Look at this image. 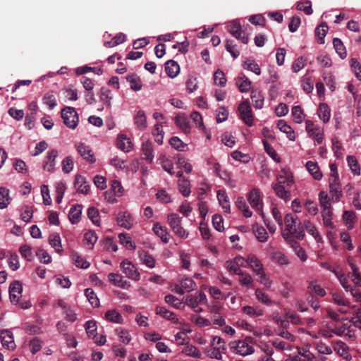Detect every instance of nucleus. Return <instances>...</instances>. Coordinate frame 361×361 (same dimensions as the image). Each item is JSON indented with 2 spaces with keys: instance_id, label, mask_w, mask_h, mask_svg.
I'll list each match as a JSON object with an SVG mask.
<instances>
[{
  "instance_id": "nucleus-1",
  "label": "nucleus",
  "mask_w": 361,
  "mask_h": 361,
  "mask_svg": "<svg viewBox=\"0 0 361 361\" xmlns=\"http://www.w3.org/2000/svg\"><path fill=\"white\" fill-rule=\"evenodd\" d=\"M285 228L282 230L283 238L288 243L293 240V238L302 239L305 233L300 227V223L297 216L292 214H287L284 217Z\"/></svg>"
},
{
  "instance_id": "nucleus-2",
  "label": "nucleus",
  "mask_w": 361,
  "mask_h": 361,
  "mask_svg": "<svg viewBox=\"0 0 361 361\" xmlns=\"http://www.w3.org/2000/svg\"><path fill=\"white\" fill-rule=\"evenodd\" d=\"M256 343L251 336H246L243 339L231 341L229 343L231 350L241 356L245 357L255 353L254 345Z\"/></svg>"
},
{
  "instance_id": "nucleus-3",
  "label": "nucleus",
  "mask_w": 361,
  "mask_h": 361,
  "mask_svg": "<svg viewBox=\"0 0 361 361\" xmlns=\"http://www.w3.org/2000/svg\"><path fill=\"white\" fill-rule=\"evenodd\" d=\"M332 332L338 336H343L346 339L355 341L357 336L356 328L352 319H344L339 324L331 328Z\"/></svg>"
},
{
  "instance_id": "nucleus-4",
  "label": "nucleus",
  "mask_w": 361,
  "mask_h": 361,
  "mask_svg": "<svg viewBox=\"0 0 361 361\" xmlns=\"http://www.w3.org/2000/svg\"><path fill=\"white\" fill-rule=\"evenodd\" d=\"M348 265L351 269V271L348 273V277L358 287H361V274L358 271L354 259L351 257L347 259ZM350 293L357 302H361V291L357 288H350Z\"/></svg>"
},
{
  "instance_id": "nucleus-5",
  "label": "nucleus",
  "mask_w": 361,
  "mask_h": 361,
  "mask_svg": "<svg viewBox=\"0 0 361 361\" xmlns=\"http://www.w3.org/2000/svg\"><path fill=\"white\" fill-rule=\"evenodd\" d=\"M332 302L338 306L337 311L341 314H353L359 310L355 306H351L348 300L338 292H332Z\"/></svg>"
},
{
  "instance_id": "nucleus-6",
  "label": "nucleus",
  "mask_w": 361,
  "mask_h": 361,
  "mask_svg": "<svg viewBox=\"0 0 361 361\" xmlns=\"http://www.w3.org/2000/svg\"><path fill=\"white\" fill-rule=\"evenodd\" d=\"M167 221L172 231L181 238H187L188 233L181 226V217L178 214L171 213L167 216Z\"/></svg>"
},
{
  "instance_id": "nucleus-7",
  "label": "nucleus",
  "mask_w": 361,
  "mask_h": 361,
  "mask_svg": "<svg viewBox=\"0 0 361 361\" xmlns=\"http://www.w3.org/2000/svg\"><path fill=\"white\" fill-rule=\"evenodd\" d=\"M61 118L68 128L75 129L78 126L79 118L75 108L66 106L62 109Z\"/></svg>"
},
{
  "instance_id": "nucleus-8",
  "label": "nucleus",
  "mask_w": 361,
  "mask_h": 361,
  "mask_svg": "<svg viewBox=\"0 0 361 361\" xmlns=\"http://www.w3.org/2000/svg\"><path fill=\"white\" fill-rule=\"evenodd\" d=\"M305 130L307 135L313 139L316 144L319 145L324 140V130L318 125H315L312 121H305Z\"/></svg>"
},
{
  "instance_id": "nucleus-9",
  "label": "nucleus",
  "mask_w": 361,
  "mask_h": 361,
  "mask_svg": "<svg viewBox=\"0 0 361 361\" xmlns=\"http://www.w3.org/2000/svg\"><path fill=\"white\" fill-rule=\"evenodd\" d=\"M207 302L206 295L203 292H197L195 294L189 295L185 298V304L195 310L196 312H201L202 308H198L200 305H205Z\"/></svg>"
},
{
  "instance_id": "nucleus-10",
  "label": "nucleus",
  "mask_w": 361,
  "mask_h": 361,
  "mask_svg": "<svg viewBox=\"0 0 361 361\" xmlns=\"http://www.w3.org/2000/svg\"><path fill=\"white\" fill-rule=\"evenodd\" d=\"M238 112L240 119L245 125L249 127L253 125L254 116L250 102L247 100H244L239 104Z\"/></svg>"
},
{
  "instance_id": "nucleus-11",
  "label": "nucleus",
  "mask_w": 361,
  "mask_h": 361,
  "mask_svg": "<svg viewBox=\"0 0 361 361\" xmlns=\"http://www.w3.org/2000/svg\"><path fill=\"white\" fill-rule=\"evenodd\" d=\"M226 265L228 271L234 274H238L243 272L240 268L247 267L246 257L238 255L233 259L227 261Z\"/></svg>"
},
{
  "instance_id": "nucleus-12",
  "label": "nucleus",
  "mask_w": 361,
  "mask_h": 361,
  "mask_svg": "<svg viewBox=\"0 0 361 361\" xmlns=\"http://www.w3.org/2000/svg\"><path fill=\"white\" fill-rule=\"evenodd\" d=\"M247 199L251 207L256 212H259L262 217L264 218V213L262 211V200L261 198L259 191L256 188H253L250 192Z\"/></svg>"
},
{
  "instance_id": "nucleus-13",
  "label": "nucleus",
  "mask_w": 361,
  "mask_h": 361,
  "mask_svg": "<svg viewBox=\"0 0 361 361\" xmlns=\"http://www.w3.org/2000/svg\"><path fill=\"white\" fill-rule=\"evenodd\" d=\"M121 268L128 278L134 281H139L140 279V272L137 271L135 265L127 259L122 261Z\"/></svg>"
},
{
  "instance_id": "nucleus-14",
  "label": "nucleus",
  "mask_w": 361,
  "mask_h": 361,
  "mask_svg": "<svg viewBox=\"0 0 361 361\" xmlns=\"http://www.w3.org/2000/svg\"><path fill=\"white\" fill-rule=\"evenodd\" d=\"M75 147L78 154L82 157L83 159L90 164H93L96 161L94 154L90 146L82 142H77L75 145Z\"/></svg>"
},
{
  "instance_id": "nucleus-15",
  "label": "nucleus",
  "mask_w": 361,
  "mask_h": 361,
  "mask_svg": "<svg viewBox=\"0 0 361 361\" xmlns=\"http://www.w3.org/2000/svg\"><path fill=\"white\" fill-rule=\"evenodd\" d=\"M329 193L333 202H337L341 198L343 194L339 178L335 176L329 178Z\"/></svg>"
},
{
  "instance_id": "nucleus-16",
  "label": "nucleus",
  "mask_w": 361,
  "mask_h": 361,
  "mask_svg": "<svg viewBox=\"0 0 361 361\" xmlns=\"http://www.w3.org/2000/svg\"><path fill=\"white\" fill-rule=\"evenodd\" d=\"M228 32L237 39L240 40L243 44H247L249 39L243 32L240 24L235 20L231 21L228 25Z\"/></svg>"
},
{
  "instance_id": "nucleus-17",
  "label": "nucleus",
  "mask_w": 361,
  "mask_h": 361,
  "mask_svg": "<svg viewBox=\"0 0 361 361\" xmlns=\"http://www.w3.org/2000/svg\"><path fill=\"white\" fill-rule=\"evenodd\" d=\"M117 224L127 230L131 229L134 226V219L128 212H120L116 216Z\"/></svg>"
},
{
  "instance_id": "nucleus-18",
  "label": "nucleus",
  "mask_w": 361,
  "mask_h": 361,
  "mask_svg": "<svg viewBox=\"0 0 361 361\" xmlns=\"http://www.w3.org/2000/svg\"><path fill=\"white\" fill-rule=\"evenodd\" d=\"M290 188L291 185L288 184L283 185L277 182L273 185V190L276 195L285 202H288L290 200Z\"/></svg>"
},
{
  "instance_id": "nucleus-19",
  "label": "nucleus",
  "mask_w": 361,
  "mask_h": 361,
  "mask_svg": "<svg viewBox=\"0 0 361 361\" xmlns=\"http://www.w3.org/2000/svg\"><path fill=\"white\" fill-rule=\"evenodd\" d=\"M23 286L20 282L16 281L9 286V295L11 302L13 304H18L22 295Z\"/></svg>"
},
{
  "instance_id": "nucleus-20",
  "label": "nucleus",
  "mask_w": 361,
  "mask_h": 361,
  "mask_svg": "<svg viewBox=\"0 0 361 361\" xmlns=\"http://www.w3.org/2000/svg\"><path fill=\"white\" fill-rule=\"evenodd\" d=\"M247 267H250L255 274L264 270L261 260L254 254H248L246 256Z\"/></svg>"
},
{
  "instance_id": "nucleus-21",
  "label": "nucleus",
  "mask_w": 361,
  "mask_h": 361,
  "mask_svg": "<svg viewBox=\"0 0 361 361\" xmlns=\"http://www.w3.org/2000/svg\"><path fill=\"white\" fill-rule=\"evenodd\" d=\"M58 156L56 149H51L47 153L43 163V169L49 172H53L56 166V158Z\"/></svg>"
},
{
  "instance_id": "nucleus-22",
  "label": "nucleus",
  "mask_w": 361,
  "mask_h": 361,
  "mask_svg": "<svg viewBox=\"0 0 361 361\" xmlns=\"http://www.w3.org/2000/svg\"><path fill=\"white\" fill-rule=\"evenodd\" d=\"M0 340L4 347L13 350L16 347L13 334L8 329L2 330L0 332Z\"/></svg>"
},
{
  "instance_id": "nucleus-23",
  "label": "nucleus",
  "mask_w": 361,
  "mask_h": 361,
  "mask_svg": "<svg viewBox=\"0 0 361 361\" xmlns=\"http://www.w3.org/2000/svg\"><path fill=\"white\" fill-rule=\"evenodd\" d=\"M334 352L345 360H350L351 355L348 352V345L341 341H337L333 343Z\"/></svg>"
},
{
  "instance_id": "nucleus-24",
  "label": "nucleus",
  "mask_w": 361,
  "mask_h": 361,
  "mask_svg": "<svg viewBox=\"0 0 361 361\" xmlns=\"http://www.w3.org/2000/svg\"><path fill=\"white\" fill-rule=\"evenodd\" d=\"M277 183H281L283 185H292L294 180L292 172L289 169H281L277 176Z\"/></svg>"
},
{
  "instance_id": "nucleus-25",
  "label": "nucleus",
  "mask_w": 361,
  "mask_h": 361,
  "mask_svg": "<svg viewBox=\"0 0 361 361\" xmlns=\"http://www.w3.org/2000/svg\"><path fill=\"white\" fill-rule=\"evenodd\" d=\"M74 186L76 190L82 194H87L90 190V185L86 178L82 175H76Z\"/></svg>"
},
{
  "instance_id": "nucleus-26",
  "label": "nucleus",
  "mask_w": 361,
  "mask_h": 361,
  "mask_svg": "<svg viewBox=\"0 0 361 361\" xmlns=\"http://www.w3.org/2000/svg\"><path fill=\"white\" fill-rule=\"evenodd\" d=\"M109 281L116 286L124 289H128L130 287L129 281L124 280L123 276L118 274L110 273L108 276Z\"/></svg>"
},
{
  "instance_id": "nucleus-27",
  "label": "nucleus",
  "mask_w": 361,
  "mask_h": 361,
  "mask_svg": "<svg viewBox=\"0 0 361 361\" xmlns=\"http://www.w3.org/2000/svg\"><path fill=\"white\" fill-rule=\"evenodd\" d=\"M117 146L120 149L126 152L131 151L133 148L130 139L123 134H120L117 137Z\"/></svg>"
},
{
  "instance_id": "nucleus-28",
  "label": "nucleus",
  "mask_w": 361,
  "mask_h": 361,
  "mask_svg": "<svg viewBox=\"0 0 361 361\" xmlns=\"http://www.w3.org/2000/svg\"><path fill=\"white\" fill-rule=\"evenodd\" d=\"M303 226L307 232L314 238L317 243L323 242V238L319 234V232L310 220H305L303 221Z\"/></svg>"
},
{
  "instance_id": "nucleus-29",
  "label": "nucleus",
  "mask_w": 361,
  "mask_h": 361,
  "mask_svg": "<svg viewBox=\"0 0 361 361\" xmlns=\"http://www.w3.org/2000/svg\"><path fill=\"white\" fill-rule=\"evenodd\" d=\"M133 121L136 127L140 130H144L147 127V117L145 112L142 110L136 112L133 117Z\"/></svg>"
},
{
  "instance_id": "nucleus-30",
  "label": "nucleus",
  "mask_w": 361,
  "mask_h": 361,
  "mask_svg": "<svg viewBox=\"0 0 361 361\" xmlns=\"http://www.w3.org/2000/svg\"><path fill=\"white\" fill-rule=\"evenodd\" d=\"M217 199L219 204L221 206L225 213H230L231 206L229 202L228 197L224 190H219L217 191Z\"/></svg>"
},
{
  "instance_id": "nucleus-31",
  "label": "nucleus",
  "mask_w": 361,
  "mask_h": 361,
  "mask_svg": "<svg viewBox=\"0 0 361 361\" xmlns=\"http://www.w3.org/2000/svg\"><path fill=\"white\" fill-rule=\"evenodd\" d=\"M277 127L281 132L286 135L287 137L290 140H295V134L294 130L284 120H279L277 123Z\"/></svg>"
},
{
  "instance_id": "nucleus-32",
  "label": "nucleus",
  "mask_w": 361,
  "mask_h": 361,
  "mask_svg": "<svg viewBox=\"0 0 361 361\" xmlns=\"http://www.w3.org/2000/svg\"><path fill=\"white\" fill-rule=\"evenodd\" d=\"M308 172L312 175L314 179L319 180L322 178V173L319 170L317 162L308 161L305 164Z\"/></svg>"
},
{
  "instance_id": "nucleus-33",
  "label": "nucleus",
  "mask_w": 361,
  "mask_h": 361,
  "mask_svg": "<svg viewBox=\"0 0 361 361\" xmlns=\"http://www.w3.org/2000/svg\"><path fill=\"white\" fill-rule=\"evenodd\" d=\"M317 115L323 123H328L331 117V109L328 104L326 103H321L317 109Z\"/></svg>"
},
{
  "instance_id": "nucleus-34",
  "label": "nucleus",
  "mask_w": 361,
  "mask_h": 361,
  "mask_svg": "<svg viewBox=\"0 0 361 361\" xmlns=\"http://www.w3.org/2000/svg\"><path fill=\"white\" fill-rule=\"evenodd\" d=\"M322 222L324 227L328 229H334L335 225L333 222V212L331 209L322 210Z\"/></svg>"
},
{
  "instance_id": "nucleus-35",
  "label": "nucleus",
  "mask_w": 361,
  "mask_h": 361,
  "mask_svg": "<svg viewBox=\"0 0 361 361\" xmlns=\"http://www.w3.org/2000/svg\"><path fill=\"white\" fill-rule=\"evenodd\" d=\"M242 312L250 317H258L264 315V310L259 306L245 305L242 307Z\"/></svg>"
},
{
  "instance_id": "nucleus-36",
  "label": "nucleus",
  "mask_w": 361,
  "mask_h": 361,
  "mask_svg": "<svg viewBox=\"0 0 361 361\" xmlns=\"http://www.w3.org/2000/svg\"><path fill=\"white\" fill-rule=\"evenodd\" d=\"M97 239L98 236L94 231L89 230L84 233V243L89 250L93 249Z\"/></svg>"
},
{
  "instance_id": "nucleus-37",
  "label": "nucleus",
  "mask_w": 361,
  "mask_h": 361,
  "mask_svg": "<svg viewBox=\"0 0 361 361\" xmlns=\"http://www.w3.org/2000/svg\"><path fill=\"white\" fill-rule=\"evenodd\" d=\"M82 214V206L80 204H75L71 207L69 213L68 219L73 224L79 222Z\"/></svg>"
},
{
  "instance_id": "nucleus-38",
  "label": "nucleus",
  "mask_w": 361,
  "mask_h": 361,
  "mask_svg": "<svg viewBox=\"0 0 361 361\" xmlns=\"http://www.w3.org/2000/svg\"><path fill=\"white\" fill-rule=\"evenodd\" d=\"M138 256L142 264L147 267L152 269L155 267L156 262L154 258L145 250H139Z\"/></svg>"
},
{
  "instance_id": "nucleus-39",
  "label": "nucleus",
  "mask_w": 361,
  "mask_h": 361,
  "mask_svg": "<svg viewBox=\"0 0 361 361\" xmlns=\"http://www.w3.org/2000/svg\"><path fill=\"white\" fill-rule=\"evenodd\" d=\"M165 71L171 78H175L180 72L179 65L173 60H169L165 63Z\"/></svg>"
},
{
  "instance_id": "nucleus-40",
  "label": "nucleus",
  "mask_w": 361,
  "mask_h": 361,
  "mask_svg": "<svg viewBox=\"0 0 361 361\" xmlns=\"http://www.w3.org/2000/svg\"><path fill=\"white\" fill-rule=\"evenodd\" d=\"M119 243L129 250H134L136 248L135 243L132 240L130 236L125 233H119L118 235Z\"/></svg>"
},
{
  "instance_id": "nucleus-41",
  "label": "nucleus",
  "mask_w": 361,
  "mask_h": 361,
  "mask_svg": "<svg viewBox=\"0 0 361 361\" xmlns=\"http://www.w3.org/2000/svg\"><path fill=\"white\" fill-rule=\"evenodd\" d=\"M250 97L255 109H262L264 106V97L262 93L257 90H252Z\"/></svg>"
},
{
  "instance_id": "nucleus-42",
  "label": "nucleus",
  "mask_w": 361,
  "mask_h": 361,
  "mask_svg": "<svg viewBox=\"0 0 361 361\" xmlns=\"http://www.w3.org/2000/svg\"><path fill=\"white\" fill-rule=\"evenodd\" d=\"M308 289L319 297H324L326 294V290L321 286L317 280L308 281Z\"/></svg>"
},
{
  "instance_id": "nucleus-43",
  "label": "nucleus",
  "mask_w": 361,
  "mask_h": 361,
  "mask_svg": "<svg viewBox=\"0 0 361 361\" xmlns=\"http://www.w3.org/2000/svg\"><path fill=\"white\" fill-rule=\"evenodd\" d=\"M104 319L115 324H122L123 320L122 315L116 310H108L104 314Z\"/></svg>"
},
{
  "instance_id": "nucleus-44",
  "label": "nucleus",
  "mask_w": 361,
  "mask_h": 361,
  "mask_svg": "<svg viewBox=\"0 0 361 361\" xmlns=\"http://www.w3.org/2000/svg\"><path fill=\"white\" fill-rule=\"evenodd\" d=\"M72 262L78 268L87 269L90 264L78 252H73L71 255Z\"/></svg>"
},
{
  "instance_id": "nucleus-45",
  "label": "nucleus",
  "mask_w": 361,
  "mask_h": 361,
  "mask_svg": "<svg viewBox=\"0 0 361 361\" xmlns=\"http://www.w3.org/2000/svg\"><path fill=\"white\" fill-rule=\"evenodd\" d=\"M244 69L253 72L257 75L261 74V69L257 63L251 58L247 59L243 63Z\"/></svg>"
},
{
  "instance_id": "nucleus-46",
  "label": "nucleus",
  "mask_w": 361,
  "mask_h": 361,
  "mask_svg": "<svg viewBox=\"0 0 361 361\" xmlns=\"http://www.w3.org/2000/svg\"><path fill=\"white\" fill-rule=\"evenodd\" d=\"M142 151L145 156V159L149 162H152L154 159L153 146L149 141H145L142 145Z\"/></svg>"
},
{
  "instance_id": "nucleus-47",
  "label": "nucleus",
  "mask_w": 361,
  "mask_h": 361,
  "mask_svg": "<svg viewBox=\"0 0 361 361\" xmlns=\"http://www.w3.org/2000/svg\"><path fill=\"white\" fill-rule=\"evenodd\" d=\"M49 243L58 253L63 252L61 240L59 234L52 233L49 236Z\"/></svg>"
},
{
  "instance_id": "nucleus-48",
  "label": "nucleus",
  "mask_w": 361,
  "mask_h": 361,
  "mask_svg": "<svg viewBox=\"0 0 361 361\" xmlns=\"http://www.w3.org/2000/svg\"><path fill=\"white\" fill-rule=\"evenodd\" d=\"M255 296L258 302L267 306H271L274 304V302L270 298L268 294L264 293L262 290L257 288L255 290Z\"/></svg>"
},
{
  "instance_id": "nucleus-49",
  "label": "nucleus",
  "mask_w": 361,
  "mask_h": 361,
  "mask_svg": "<svg viewBox=\"0 0 361 361\" xmlns=\"http://www.w3.org/2000/svg\"><path fill=\"white\" fill-rule=\"evenodd\" d=\"M127 81L130 83V88L134 91H140L142 85L141 80L136 74H130L126 76Z\"/></svg>"
},
{
  "instance_id": "nucleus-50",
  "label": "nucleus",
  "mask_w": 361,
  "mask_h": 361,
  "mask_svg": "<svg viewBox=\"0 0 361 361\" xmlns=\"http://www.w3.org/2000/svg\"><path fill=\"white\" fill-rule=\"evenodd\" d=\"M236 85L242 92H247L251 89V81L244 75L237 78Z\"/></svg>"
},
{
  "instance_id": "nucleus-51",
  "label": "nucleus",
  "mask_w": 361,
  "mask_h": 361,
  "mask_svg": "<svg viewBox=\"0 0 361 361\" xmlns=\"http://www.w3.org/2000/svg\"><path fill=\"white\" fill-rule=\"evenodd\" d=\"M252 230L255 233L257 239L261 243H265L268 240L269 235L262 226H258L257 225H254L252 226Z\"/></svg>"
},
{
  "instance_id": "nucleus-52",
  "label": "nucleus",
  "mask_w": 361,
  "mask_h": 361,
  "mask_svg": "<svg viewBox=\"0 0 361 361\" xmlns=\"http://www.w3.org/2000/svg\"><path fill=\"white\" fill-rule=\"evenodd\" d=\"M153 231L154 233L159 236L161 241L164 243H166L169 240V235L167 231L161 225L158 223H156L153 226Z\"/></svg>"
},
{
  "instance_id": "nucleus-53",
  "label": "nucleus",
  "mask_w": 361,
  "mask_h": 361,
  "mask_svg": "<svg viewBox=\"0 0 361 361\" xmlns=\"http://www.w3.org/2000/svg\"><path fill=\"white\" fill-rule=\"evenodd\" d=\"M156 313L168 320L173 321L175 323H177L178 321L173 312L168 310L164 307H157Z\"/></svg>"
},
{
  "instance_id": "nucleus-54",
  "label": "nucleus",
  "mask_w": 361,
  "mask_h": 361,
  "mask_svg": "<svg viewBox=\"0 0 361 361\" xmlns=\"http://www.w3.org/2000/svg\"><path fill=\"white\" fill-rule=\"evenodd\" d=\"M236 207L242 211L243 216L245 218L251 217L252 212L249 209L244 198L243 197H238L235 201Z\"/></svg>"
},
{
  "instance_id": "nucleus-55",
  "label": "nucleus",
  "mask_w": 361,
  "mask_h": 361,
  "mask_svg": "<svg viewBox=\"0 0 361 361\" xmlns=\"http://www.w3.org/2000/svg\"><path fill=\"white\" fill-rule=\"evenodd\" d=\"M204 353L207 355V356L212 359H216V360H221L222 355L225 352H224V348H205Z\"/></svg>"
},
{
  "instance_id": "nucleus-56",
  "label": "nucleus",
  "mask_w": 361,
  "mask_h": 361,
  "mask_svg": "<svg viewBox=\"0 0 361 361\" xmlns=\"http://www.w3.org/2000/svg\"><path fill=\"white\" fill-rule=\"evenodd\" d=\"M178 186L180 192L184 196L188 197L190 195V181L186 178H180L178 181Z\"/></svg>"
},
{
  "instance_id": "nucleus-57",
  "label": "nucleus",
  "mask_w": 361,
  "mask_h": 361,
  "mask_svg": "<svg viewBox=\"0 0 361 361\" xmlns=\"http://www.w3.org/2000/svg\"><path fill=\"white\" fill-rule=\"evenodd\" d=\"M238 275L240 276L239 282L242 286H245L247 288H253L254 281L250 274L243 271Z\"/></svg>"
},
{
  "instance_id": "nucleus-58",
  "label": "nucleus",
  "mask_w": 361,
  "mask_h": 361,
  "mask_svg": "<svg viewBox=\"0 0 361 361\" xmlns=\"http://www.w3.org/2000/svg\"><path fill=\"white\" fill-rule=\"evenodd\" d=\"M258 276V281L260 284L263 285L266 290H269L271 285L272 281L270 277L265 273L264 269L261 270L260 272L255 274Z\"/></svg>"
},
{
  "instance_id": "nucleus-59",
  "label": "nucleus",
  "mask_w": 361,
  "mask_h": 361,
  "mask_svg": "<svg viewBox=\"0 0 361 361\" xmlns=\"http://www.w3.org/2000/svg\"><path fill=\"white\" fill-rule=\"evenodd\" d=\"M10 200L8 189L0 187V209L6 208L10 203Z\"/></svg>"
},
{
  "instance_id": "nucleus-60",
  "label": "nucleus",
  "mask_w": 361,
  "mask_h": 361,
  "mask_svg": "<svg viewBox=\"0 0 361 361\" xmlns=\"http://www.w3.org/2000/svg\"><path fill=\"white\" fill-rule=\"evenodd\" d=\"M176 125L185 133H189L190 126L187 117L183 114H179L176 117Z\"/></svg>"
},
{
  "instance_id": "nucleus-61",
  "label": "nucleus",
  "mask_w": 361,
  "mask_h": 361,
  "mask_svg": "<svg viewBox=\"0 0 361 361\" xmlns=\"http://www.w3.org/2000/svg\"><path fill=\"white\" fill-rule=\"evenodd\" d=\"M182 353L195 358H201L202 357L200 350L192 345H186L182 350Z\"/></svg>"
},
{
  "instance_id": "nucleus-62",
  "label": "nucleus",
  "mask_w": 361,
  "mask_h": 361,
  "mask_svg": "<svg viewBox=\"0 0 361 361\" xmlns=\"http://www.w3.org/2000/svg\"><path fill=\"white\" fill-rule=\"evenodd\" d=\"M271 259L280 265H287L290 261L287 256L281 251H274L271 253Z\"/></svg>"
},
{
  "instance_id": "nucleus-63",
  "label": "nucleus",
  "mask_w": 361,
  "mask_h": 361,
  "mask_svg": "<svg viewBox=\"0 0 361 361\" xmlns=\"http://www.w3.org/2000/svg\"><path fill=\"white\" fill-rule=\"evenodd\" d=\"M333 44L336 53L339 55V56L342 59H345L347 56V52L342 41L338 38H334L333 39Z\"/></svg>"
},
{
  "instance_id": "nucleus-64",
  "label": "nucleus",
  "mask_w": 361,
  "mask_h": 361,
  "mask_svg": "<svg viewBox=\"0 0 361 361\" xmlns=\"http://www.w3.org/2000/svg\"><path fill=\"white\" fill-rule=\"evenodd\" d=\"M355 217V214L353 211H345L343 212L342 219L348 229H352L353 228Z\"/></svg>"
}]
</instances>
